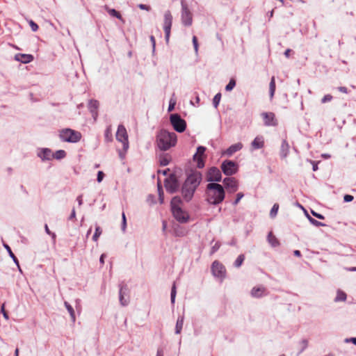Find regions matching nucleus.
<instances>
[{
    "mask_svg": "<svg viewBox=\"0 0 356 356\" xmlns=\"http://www.w3.org/2000/svg\"><path fill=\"white\" fill-rule=\"evenodd\" d=\"M209 183L205 190L206 200L209 204L218 205L221 203L225 197L224 187L218 184L222 179H207Z\"/></svg>",
    "mask_w": 356,
    "mask_h": 356,
    "instance_id": "f257e3e1",
    "label": "nucleus"
},
{
    "mask_svg": "<svg viewBox=\"0 0 356 356\" xmlns=\"http://www.w3.org/2000/svg\"><path fill=\"white\" fill-rule=\"evenodd\" d=\"M177 135L165 129H161L156 136V142L161 150L166 151L177 143Z\"/></svg>",
    "mask_w": 356,
    "mask_h": 356,
    "instance_id": "f03ea898",
    "label": "nucleus"
},
{
    "mask_svg": "<svg viewBox=\"0 0 356 356\" xmlns=\"http://www.w3.org/2000/svg\"><path fill=\"white\" fill-rule=\"evenodd\" d=\"M201 179H185L182 184L181 192L186 202L192 200L194 193L200 184Z\"/></svg>",
    "mask_w": 356,
    "mask_h": 356,
    "instance_id": "7ed1b4c3",
    "label": "nucleus"
},
{
    "mask_svg": "<svg viewBox=\"0 0 356 356\" xmlns=\"http://www.w3.org/2000/svg\"><path fill=\"white\" fill-rule=\"evenodd\" d=\"M59 138L63 142L75 143L81 138V134L70 128L62 129L59 131Z\"/></svg>",
    "mask_w": 356,
    "mask_h": 356,
    "instance_id": "20e7f679",
    "label": "nucleus"
},
{
    "mask_svg": "<svg viewBox=\"0 0 356 356\" xmlns=\"http://www.w3.org/2000/svg\"><path fill=\"white\" fill-rule=\"evenodd\" d=\"M180 198L178 197H175L172 198L171 202V209L173 214L174 218L180 223H186L188 222L189 219V216L181 209L177 205L175 204V202H179Z\"/></svg>",
    "mask_w": 356,
    "mask_h": 356,
    "instance_id": "39448f33",
    "label": "nucleus"
},
{
    "mask_svg": "<svg viewBox=\"0 0 356 356\" xmlns=\"http://www.w3.org/2000/svg\"><path fill=\"white\" fill-rule=\"evenodd\" d=\"M170 122L175 131L183 133L186 129V122L178 113H172L170 115Z\"/></svg>",
    "mask_w": 356,
    "mask_h": 356,
    "instance_id": "423d86ee",
    "label": "nucleus"
},
{
    "mask_svg": "<svg viewBox=\"0 0 356 356\" xmlns=\"http://www.w3.org/2000/svg\"><path fill=\"white\" fill-rule=\"evenodd\" d=\"M221 169L225 175L232 176L237 172L238 165L237 163L234 161L225 160L221 164Z\"/></svg>",
    "mask_w": 356,
    "mask_h": 356,
    "instance_id": "0eeeda50",
    "label": "nucleus"
},
{
    "mask_svg": "<svg viewBox=\"0 0 356 356\" xmlns=\"http://www.w3.org/2000/svg\"><path fill=\"white\" fill-rule=\"evenodd\" d=\"M211 273L216 277L222 281L226 276L225 267L218 261H214L211 265Z\"/></svg>",
    "mask_w": 356,
    "mask_h": 356,
    "instance_id": "6e6552de",
    "label": "nucleus"
},
{
    "mask_svg": "<svg viewBox=\"0 0 356 356\" xmlns=\"http://www.w3.org/2000/svg\"><path fill=\"white\" fill-rule=\"evenodd\" d=\"M115 136L118 141L122 143L123 149L127 151L129 148L128 134L125 127L122 124L118 126Z\"/></svg>",
    "mask_w": 356,
    "mask_h": 356,
    "instance_id": "1a4fd4ad",
    "label": "nucleus"
},
{
    "mask_svg": "<svg viewBox=\"0 0 356 356\" xmlns=\"http://www.w3.org/2000/svg\"><path fill=\"white\" fill-rule=\"evenodd\" d=\"M181 4L182 24L186 26H189L192 24L193 22L192 14L189 10L187 4L184 2V0H181Z\"/></svg>",
    "mask_w": 356,
    "mask_h": 356,
    "instance_id": "9d476101",
    "label": "nucleus"
},
{
    "mask_svg": "<svg viewBox=\"0 0 356 356\" xmlns=\"http://www.w3.org/2000/svg\"><path fill=\"white\" fill-rule=\"evenodd\" d=\"M119 300L122 306H127L129 302V290L127 284L123 283L119 284Z\"/></svg>",
    "mask_w": 356,
    "mask_h": 356,
    "instance_id": "9b49d317",
    "label": "nucleus"
},
{
    "mask_svg": "<svg viewBox=\"0 0 356 356\" xmlns=\"http://www.w3.org/2000/svg\"><path fill=\"white\" fill-rule=\"evenodd\" d=\"M172 23V16L169 10L166 11L164 14V24L163 30L165 32V39L167 42L169 41L170 30Z\"/></svg>",
    "mask_w": 356,
    "mask_h": 356,
    "instance_id": "f8f14e48",
    "label": "nucleus"
},
{
    "mask_svg": "<svg viewBox=\"0 0 356 356\" xmlns=\"http://www.w3.org/2000/svg\"><path fill=\"white\" fill-rule=\"evenodd\" d=\"M36 155L42 162L50 161L54 159L52 150L47 147L38 148Z\"/></svg>",
    "mask_w": 356,
    "mask_h": 356,
    "instance_id": "ddd939ff",
    "label": "nucleus"
},
{
    "mask_svg": "<svg viewBox=\"0 0 356 356\" xmlns=\"http://www.w3.org/2000/svg\"><path fill=\"white\" fill-rule=\"evenodd\" d=\"M206 151V147L204 146H199L197 148L196 153L193 155V161L197 163V167L198 168H202L204 166V161L203 155Z\"/></svg>",
    "mask_w": 356,
    "mask_h": 356,
    "instance_id": "4468645a",
    "label": "nucleus"
},
{
    "mask_svg": "<svg viewBox=\"0 0 356 356\" xmlns=\"http://www.w3.org/2000/svg\"><path fill=\"white\" fill-rule=\"evenodd\" d=\"M179 179H164V186L166 191L170 193H175L179 188Z\"/></svg>",
    "mask_w": 356,
    "mask_h": 356,
    "instance_id": "2eb2a0df",
    "label": "nucleus"
},
{
    "mask_svg": "<svg viewBox=\"0 0 356 356\" xmlns=\"http://www.w3.org/2000/svg\"><path fill=\"white\" fill-rule=\"evenodd\" d=\"M261 116L263 117L264 121V125L269 127V126H277V121L275 118V115L272 112H264L261 113Z\"/></svg>",
    "mask_w": 356,
    "mask_h": 356,
    "instance_id": "dca6fc26",
    "label": "nucleus"
},
{
    "mask_svg": "<svg viewBox=\"0 0 356 356\" xmlns=\"http://www.w3.org/2000/svg\"><path fill=\"white\" fill-rule=\"evenodd\" d=\"M225 188L229 193H234L238 190L237 179H222Z\"/></svg>",
    "mask_w": 356,
    "mask_h": 356,
    "instance_id": "f3484780",
    "label": "nucleus"
},
{
    "mask_svg": "<svg viewBox=\"0 0 356 356\" xmlns=\"http://www.w3.org/2000/svg\"><path fill=\"white\" fill-rule=\"evenodd\" d=\"M99 102L96 99H90L88 102V109L92 114L94 120H96L98 116L97 109L99 108Z\"/></svg>",
    "mask_w": 356,
    "mask_h": 356,
    "instance_id": "a211bd4d",
    "label": "nucleus"
},
{
    "mask_svg": "<svg viewBox=\"0 0 356 356\" xmlns=\"http://www.w3.org/2000/svg\"><path fill=\"white\" fill-rule=\"evenodd\" d=\"M243 148V144L241 143H237L229 146L224 152L225 155L231 156L235 152L241 150Z\"/></svg>",
    "mask_w": 356,
    "mask_h": 356,
    "instance_id": "6ab92c4d",
    "label": "nucleus"
},
{
    "mask_svg": "<svg viewBox=\"0 0 356 356\" xmlns=\"http://www.w3.org/2000/svg\"><path fill=\"white\" fill-rule=\"evenodd\" d=\"M15 58L22 63H29L33 60V56L31 54H17L15 55Z\"/></svg>",
    "mask_w": 356,
    "mask_h": 356,
    "instance_id": "aec40b11",
    "label": "nucleus"
},
{
    "mask_svg": "<svg viewBox=\"0 0 356 356\" xmlns=\"http://www.w3.org/2000/svg\"><path fill=\"white\" fill-rule=\"evenodd\" d=\"M205 178H222L220 170L216 167L210 168Z\"/></svg>",
    "mask_w": 356,
    "mask_h": 356,
    "instance_id": "412c9836",
    "label": "nucleus"
},
{
    "mask_svg": "<svg viewBox=\"0 0 356 356\" xmlns=\"http://www.w3.org/2000/svg\"><path fill=\"white\" fill-rule=\"evenodd\" d=\"M253 149H259L264 146V138L261 136H257L251 143Z\"/></svg>",
    "mask_w": 356,
    "mask_h": 356,
    "instance_id": "4be33fe9",
    "label": "nucleus"
},
{
    "mask_svg": "<svg viewBox=\"0 0 356 356\" xmlns=\"http://www.w3.org/2000/svg\"><path fill=\"white\" fill-rule=\"evenodd\" d=\"M186 234V229L178 224L173 226V234L177 237H182Z\"/></svg>",
    "mask_w": 356,
    "mask_h": 356,
    "instance_id": "5701e85b",
    "label": "nucleus"
},
{
    "mask_svg": "<svg viewBox=\"0 0 356 356\" xmlns=\"http://www.w3.org/2000/svg\"><path fill=\"white\" fill-rule=\"evenodd\" d=\"M265 290L266 289L263 286L253 287L251 290V296L257 298H261L263 296Z\"/></svg>",
    "mask_w": 356,
    "mask_h": 356,
    "instance_id": "b1692460",
    "label": "nucleus"
},
{
    "mask_svg": "<svg viewBox=\"0 0 356 356\" xmlns=\"http://www.w3.org/2000/svg\"><path fill=\"white\" fill-rule=\"evenodd\" d=\"M202 175L197 169H190L186 171V178H202Z\"/></svg>",
    "mask_w": 356,
    "mask_h": 356,
    "instance_id": "393cba45",
    "label": "nucleus"
},
{
    "mask_svg": "<svg viewBox=\"0 0 356 356\" xmlns=\"http://www.w3.org/2000/svg\"><path fill=\"white\" fill-rule=\"evenodd\" d=\"M170 170L169 168H165L164 170H157V177L159 178V176L162 175L163 176L167 177L166 178H177L174 173H170Z\"/></svg>",
    "mask_w": 356,
    "mask_h": 356,
    "instance_id": "a878e982",
    "label": "nucleus"
},
{
    "mask_svg": "<svg viewBox=\"0 0 356 356\" xmlns=\"http://www.w3.org/2000/svg\"><path fill=\"white\" fill-rule=\"evenodd\" d=\"M289 145L284 140L282 143L280 155L282 158H286L289 153Z\"/></svg>",
    "mask_w": 356,
    "mask_h": 356,
    "instance_id": "bb28decb",
    "label": "nucleus"
},
{
    "mask_svg": "<svg viewBox=\"0 0 356 356\" xmlns=\"http://www.w3.org/2000/svg\"><path fill=\"white\" fill-rule=\"evenodd\" d=\"M184 316H180L178 317L175 325V334H178L181 332L184 325Z\"/></svg>",
    "mask_w": 356,
    "mask_h": 356,
    "instance_id": "cd10ccee",
    "label": "nucleus"
},
{
    "mask_svg": "<svg viewBox=\"0 0 356 356\" xmlns=\"http://www.w3.org/2000/svg\"><path fill=\"white\" fill-rule=\"evenodd\" d=\"M157 190L159 194V199L161 204L163 202V191L161 184V179H157Z\"/></svg>",
    "mask_w": 356,
    "mask_h": 356,
    "instance_id": "c85d7f7f",
    "label": "nucleus"
},
{
    "mask_svg": "<svg viewBox=\"0 0 356 356\" xmlns=\"http://www.w3.org/2000/svg\"><path fill=\"white\" fill-rule=\"evenodd\" d=\"M3 245L4 247V248L7 250L9 256L10 257V258L13 259V261H14V263L16 264V265H18V259L17 258L15 257V255L14 254V253L13 252L10 247L7 244V243H3Z\"/></svg>",
    "mask_w": 356,
    "mask_h": 356,
    "instance_id": "c756f323",
    "label": "nucleus"
},
{
    "mask_svg": "<svg viewBox=\"0 0 356 356\" xmlns=\"http://www.w3.org/2000/svg\"><path fill=\"white\" fill-rule=\"evenodd\" d=\"M347 296L346 293L341 290H338L337 292V296L334 298V302H343L346 300Z\"/></svg>",
    "mask_w": 356,
    "mask_h": 356,
    "instance_id": "7c9ffc66",
    "label": "nucleus"
},
{
    "mask_svg": "<svg viewBox=\"0 0 356 356\" xmlns=\"http://www.w3.org/2000/svg\"><path fill=\"white\" fill-rule=\"evenodd\" d=\"M305 215L307 218V219L309 220V221L310 222L311 224H312L313 225L316 226V227H324L325 226V224L321 222H319L316 220H315L314 218H312L307 212V211L305 210Z\"/></svg>",
    "mask_w": 356,
    "mask_h": 356,
    "instance_id": "2f4dec72",
    "label": "nucleus"
},
{
    "mask_svg": "<svg viewBox=\"0 0 356 356\" xmlns=\"http://www.w3.org/2000/svg\"><path fill=\"white\" fill-rule=\"evenodd\" d=\"M275 92V77L273 76L271 78L270 83H269V95H270V99H273Z\"/></svg>",
    "mask_w": 356,
    "mask_h": 356,
    "instance_id": "473e14b6",
    "label": "nucleus"
},
{
    "mask_svg": "<svg viewBox=\"0 0 356 356\" xmlns=\"http://www.w3.org/2000/svg\"><path fill=\"white\" fill-rule=\"evenodd\" d=\"M64 305L70 315L72 321L73 322H74L76 320V317H75V313H74V310L73 307L69 302H67L66 301L64 302Z\"/></svg>",
    "mask_w": 356,
    "mask_h": 356,
    "instance_id": "72a5a7b5",
    "label": "nucleus"
},
{
    "mask_svg": "<svg viewBox=\"0 0 356 356\" xmlns=\"http://www.w3.org/2000/svg\"><path fill=\"white\" fill-rule=\"evenodd\" d=\"M54 159H56L57 160H60L64 159L66 156V152L65 150L59 149L57 150L56 152H53Z\"/></svg>",
    "mask_w": 356,
    "mask_h": 356,
    "instance_id": "f704fd0d",
    "label": "nucleus"
},
{
    "mask_svg": "<svg viewBox=\"0 0 356 356\" xmlns=\"http://www.w3.org/2000/svg\"><path fill=\"white\" fill-rule=\"evenodd\" d=\"M268 241L272 246L276 247L279 245V241L275 236L273 235L272 232H270L268 235Z\"/></svg>",
    "mask_w": 356,
    "mask_h": 356,
    "instance_id": "c9c22d12",
    "label": "nucleus"
},
{
    "mask_svg": "<svg viewBox=\"0 0 356 356\" xmlns=\"http://www.w3.org/2000/svg\"><path fill=\"white\" fill-rule=\"evenodd\" d=\"M106 10L110 15L115 17L119 19H122L121 14L118 11H117L115 9L108 8L106 7Z\"/></svg>",
    "mask_w": 356,
    "mask_h": 356,
    "instance_id": "e433bc0d",
    "label": "nucleus"
},
{
    "mask_svg": "<svg viewBox=\"0 0 356 356\" xmlns=\"http://www.w3.org/2000/svg\"><path fill=\"white\" fill-rule=\"evenodd\" d=\"M299 345L300 346V349L298 353V355H300L308 346V340L303 339L299 342Z\"/></svg>",
    "mask_w": 356,
    "mask_h": 356,
    "instance_id": "4c0bfd02",
    "label": "nucleus"
},
{
    "mask_svg": "<svg viewBox=\"0 0 356 356\" xmlns=\"http://www.w3.org/2000/svg\"><path fill=\"white\" fill-rule=\"evenodd\" d=\"M244 259H245V255L244 254H241L238 255V257L236 258V259L235 260L234 263V266L236 268L241 267V266L242 265Z\"/></svg>",
    "mask_w": 356,
    "mask_h": 356,
    "instance_id": "58836bf2",
    "label": "nucleus"
},
{
    "mask_svg": "<svg viewBox=\"0 0 356 356\" xmlns=\"http://www.w3.org/2000/svg\"><path fill=\"white\" fill-rule=\"evenodd\" d=\"M102 228L99 226L97 225L95 227V234L92 236V240L94 241H97L98 240L99 237L100 236V235L102 234Z\"/></svg>",
    "mask_w": 356,
    "mask_h": 356,
    "instance_id": "ea45409f",
    "label": "nucleus"
},
{
    "mask_svg": "<svg viewBox=\"0 0 356 356\" xmlns=\"http://www.w3.org/2000/svg\"><path fill=\"white\" fill-rule=\"evenodd\" d=\"M278 209L279 204L277 203L274 204L270 211V217L271 218H274L277 216Z\"/></svg>",
    "mask_w": 356,
    "mask_h": 356,
    "instance_id": "a19ab883",
    "label": "nucleus"
},
{
    "mask_svg": "<svg viewBox=\"0 0 356 356\" xmlns=\"http://www.w3.org/2000/svg\"><path fill=\"white\" fill-rule=\"evenodd\" d=\"M176 294H177L176 286H175V283H174L172 286L171 293H170V301L172 305L175 304Z\"/></svg>",
    "mask_w": 356,
    "mask_h": 356,
    "instance_id": "79ce46f5",
    "label": "nucleus"
},
{
    "mask_svg": "<svg viewBox=\"0 0 356 356\" xmlns=\"http://www.w3.org/2000/svg\"><path fill=\"white\" fill-rule=\"evenodd\" d=\"M220 99H221V93L220 92L217 93L214 96V97L213 99V105L216 108H217V107L218 106Z\"/></svg>",
    "mask_w": 356,
    "mask_h": 356,
    "instance_id": "37998d69",
    "label": "nucleus"
},
{
    "mask_svg": "<svg viewBox=\"0 0 356 356\" xmlns=\"http://www.w3.org/2000/svg\"><path fill=\"white\" fill-rule=\"evenodd\" d=\"M236 86V81L234 79H231L229 83L225 86L227 91H231Z\"/></svg>",
    "mask_w": 356,
    "mask_h": 356,
    "instance_id": "c03bdc74",
    "label": "nucleus"
},
{
    "mask_svg": "<svg viewBox=\"0 0 356 356\" xmlns=\"http://www.w3.org/2000/svg\"><path fill=\"white\" fill-rule=\"evenodd\" d=\"M127 228V218L125 213L123 212L122 214V225H121V229L123 233L125 232Z\"/></svg>",
    "mask_w": 356,
    "mask_h": 356,
    "instance_id": "a18cd8bd",
    "label": "nucleus"
},
{
    "mask_svg": "<svg viewBox=\"0 0 356 356\" xmlns=\"http://www.w3.org/2000/svg\"><path fill=\"white\" fill-rule=\"evenodd\" d=\"M104 136H105V140L106 141L110 142L112 140V135H111L110 128H107L106 129Z\"/></svg>",
    "mask_w": 356,
    "mask_h": 356,
    "instance_id": "49530a36",
    "label": "nucleus"
},
{
    "mask_svg": "<svg viewBox=\"0 0 356 356\" xmlns=\"http://www.w3.org/2000/svg\"><path fill=\"white\" fill-rule=\"evenodd\" d=\"M1 313L2 314L3 318L6 319V320H8L9 319V315L8 314V312L6 311L5 309V303H3L1 305Z\"/></svg>",
    "mask_w": 356,
    "mask_h": 356,
    "instance_id": "de8ad7c7",
    "label": "nucleus"
},
{
    "mask_svg": "<svg viewBox=\"0 0 356 356\" xmlns=\"http://www.w3.org/2000/svg\"><path fill=\"white\" fill-rule=\"evenodd\" d=\"M29 24L31 26V30L33 32H35L38 31L39 27H38V25L35 22H34L33 20L31 19L29 21Z\"/></svg>",
    "mask_w": 356,
    "mask_h": 356,
    "instance_id": "09e8293b",
    "label": "nucleus"
},
{
    "mask_svg": "<svg viewBox=\"0 0 356 356\" xmlns=\"http://www.w3.org/2000/svg\"><path fill=\"white\" fill-rule=\"evenodd\" d=\"M332 99V96L331 95H325L322 99H321V103L325 104L326 102H330Z\"/></svg>",
    "mask_w": 356,
    "mask_h": 356,
    "instance_id": "8fccbe9b",
    "label": "nucleus"
},
{
    "mask_svg": "<svg viewBox=\"0 0 356 356\" xmlns=\"http://www.w3.org/2000/svg\"><path fill=\"white\" fill-rule=\"evenodd\" d=\"M193 44L194 47L195 51L197 53L198 51V42H197V38L196 36L193 37Z\"/></svg>",
    "mask_w": 356,
    "mask_h": 356,
    "instance_id": "3c124183",
    "label": "nucleus"
},
{
    "mask_svg": "<svg viewBox=\"0 0 356 356\" xmlns=\"http://www.w3.org/2000/svg\"><path fill=\"white\" fill-rule=\"evenodd\" d=\"M243 197V193H237L236 195V200L233 202V205H236L239 201L241 200V198Z\"/></svg>",
    "mask_w": 356,
    "mask_h": 356,
    "instance_id": "603ef678",
    "label": "nucleus"
},
{
    "mask_svg": "<svg viewBox=\"0 0 356 356\" xmlns=\"http://www.w3.org/2000/svg\"><path fill=\"white\" fill-rule=\"evenodd\" d=\"M354 197L351 195L346 194L343 196L344 202H350L353 200Z\"/></svg>",
    "mask_w": 356,
    "mask_h": 356,
    "instance_id": "864d4df0",
    "label": "nucleus"
},
{
    "mask_svg": "<svg viewBox=\"0 0 356 356\" xmlns=\"http://www.w3.org/2000/svg\"><path fill=\"white\" fill-rule=\"evenodd\" d=\"M160 162V165H162V166H166L167 165H168L169 163V159L164 157V158H161L159 161Z\"/></svg>",
    "mask_w": 356,
    "mask_h": 356,
    "instance_id": "5fc2aeb1",
    "label": "nucleus"
},
{
    "mask_svg": "<svg viewBox=\"0 0 356 356\" xmlns=\"http://www.w3.org/2000/svg\"><path fill=\"white\" fill-rule=\"evenodd\" d=\"M312 213L314 216H315L316 218H317L318 219H320V220H323L325 219V217L324 216H323L322 214L321 213H318L314 211H312Z\"/></svg>",
    "mask_w": 356,
    "mask_h": 356,
    "instance_id": "6e6d98bb",
    "label": "nucleus"
},
{
    "mask_svg": "<svg viewBox=\"0 0 356 356\" xmlns=\"http://www.w3.org/2000/svg\"><path fill=\"white\" fill-rule=\"evenodd\" d=\"M220 243H216L215 245L211 248V254H213L214 252H216V251L218 250V249L220 248Z\"/></svg>",
    "mask_w": 356,
    "mask_h": 356,
    "instance_id": "4d7b16f0",
    "label": "nucleus"
},
{
    "mask_svg": "<svg viewBox=\"0 0 356 356\" xmlns=\"http://www.w3.org/2000/svg\"><path fill=\"white\" fill-rule=\"evenodd\" d=\"M138 6V8H139L140 9H141V10H147V11L150 10V9H151L150 6H147V5H146V4L140 3V4H139Z\"/></svg>",
    "mask_w": 356,
    "mask_h": 356,
    "instance_id": "13d9d810",
    "label": "nucleus"
},
{
    "mask_svg": "<svg viewBox=\"0 0 356 356\" xmlns=\"http://www.w3.org/2000/svg\"><path fill=\"white\" fill-rule=\"evenodd\" d=\"M346 343H353L356 346V337L346 338L345 339Z\"/></svg>",
    "mask_w": 356,
    "mask_h": 356,
    "instance_id": "bf43d9fd",
    "label": "nucleus"
},
{
    "mask_svg": "<svg viewBox=\"0 0 356 356\" xmlns=\"http://www.w3.org/2000/svg\"><path fill=\"white\" fill-rule=\"evenodd\" d=\"M175 102H172V100H170V101L169 106H168V112H170V111H172V110H174V108H175Z\"/></svg>",
    "mask_w": 356,
    "mask_h": 356,
    "instance_id": "052dcab7",
    "label": "nucleus"
},
{
    "mask_svg": "<svg viewBox=\"0 0 356 356\" xmlns=\"http://www.w3.org/2000/svg\"><path fill=\"white\" fill-rule=\"evenodd\" d=\"M164 350L163 348H158L156 356H163Z\"/></svg>",
    "mask_w": 356,
    "mask_h": 356,
    "instance_id": "680f3d73",
    "label": "nucleus"
},
{
    "mask_svg": "<svg viewBox=\"0 0 356 356\" xmlns=\"http://www.w3.org/2000/svg\"><path fill=\"white\" fill-rule=\"evenodd\" d=\"M150 41L152 42V50L153 51H154L155 50V45H156V42H155V38L153 35H151L150 36Z\"/></svg>",
    "mask_w": 356,
    "mask_h": 356,
    "instance_id": "e2e57ef3",
    "label": "nucleus"
},
{
    "mask_svg": "<svg viewBox=\"0 0 356 356\" xmlns=\"http://www.w3.org/2000/svg\"><path fill=\"white\" fill-rule=\"evenodd\" d=\"M76 218V212H75V209H73L72 212H71V214L69 216V220H72L73 219H74Z\"/></svg>",
    "mask_w": 356,
    "mask_h": 356,
    "instance_id": "0e129e2a",
    "label": "nucleus"
},
{
    "mask_svg": "<svg viewBox=\"0 0 356 356\" xmlns=\"http://www.w3.org/2000/svg\"><path fill=\"white\" fill-rule=\"evenodd\" d=\"M338 90L341 92H343V93H347L348 92V89L346 87H344V86H340L338 88Z\"/></svg>",
    "mask_w": 356,
    "mask_h": 356,
    "instance_id": "69168bd1",
    "label": "nucleus"
},
{
    "mask_svg": "<svg viewBox=\"0 0 356 356\" xmlns=\"http://www.w3.org/2000/svg\"><path fill=\"white\" fill-rule=\"evenodd\" d=\"M76 200L78 202L79 205L81 206L83 204L82 195H79L76 198Z\"/></svg>",
    "mask_w": 356,
    "mask_h": 356,
    "instance_id": "338daca9",
    "label": "nucleus"
},
{
    "mask_svg": "<svg viewBox=\"0 0 356 356\" xmlns=\"http://www.w3.org/2000/svg\"><path fill=\"white\" fill-rule=\"evenodd\" d=\"M106 257V254H102L101 256H100V258H99V262L102 264H104V258Z\"/></svg>",
    "mask_w": 356,
    "mask_h": 356,
    "instance_id": "774afa93",
    "label": "nucleus"
}]
</instances>
